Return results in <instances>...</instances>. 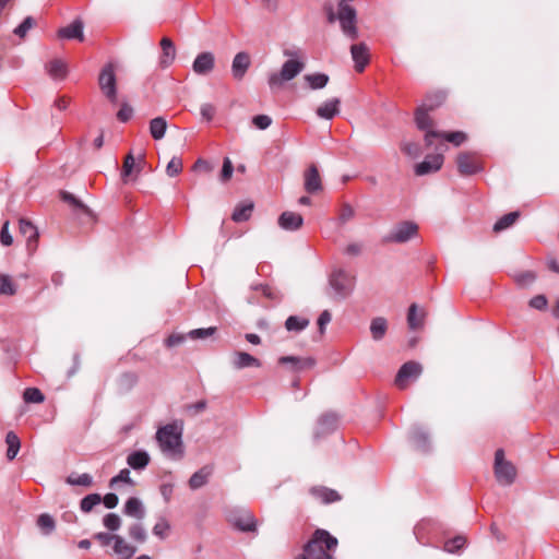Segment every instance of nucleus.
Here are the masks:
<instances>
[{
	"instance_id": "1",
	"label": "nucleus",
	"mask_w": 559,
	"mask_h": 559,
	"mask_svg": "<svg viewBox=\"0 0 559 559\" xmlns=\"http://www.w3.org/2000/svg\"><path fill=\"white\" fill-rule=\"evenodd\" d=\"M156 441L162 452L173 459L181 460L185 454L182 430L175 424H168L156 431Z\"/></svg>"
},
{
	"instance_id": "2",
	"label": "nucleus",
	"mask_w": 559,
	"mask_h": 559,
	"mask_svg": "<svg viewBox=\"0 0 559 559\" xmlns=\"http://www.w3.org/2000/svg\"><path fill=\"white\" fill-rule=\"evenodd\" d=\"M337 538L332 536L328 531L318 528L312 534L311 538L305 544L304 551L311 559H333L328 550H333L337 547Z\"/></svg>"
},
{
	"instance_id": "3",
	"label": "nucleus",
	"mask_w": 559,
	"mask_h": 559,
	"mask_svg": "<svg viewBox=\"0 0 559 559\" xmlns=\"http://www.w3.org/2000/svg\"><path fill=\"white\" fill-rule=\"evenodd\" d=\"M329 288L328 295L335 301H342L352 294L354 278L342 269L334 270L329 276Z\"/></svg>"
},
{
	"instance_id": "4",
	"label": "nucleus",
	"mask_w": 559,
	"mask_h": 559,
	"mask_svg": "<svg viewBox=\"0 0 559 559\" xmlns=\"http://www.w3.org/2000/svg\"><path fill=\"white\" fill-rule=\"evenodd\" d=\"M305 68L302 61L289 59L282 66L280 72H273L267 78V84L272 91L283 86L284 82L295 79Z\"/></svg>"
},
{
	"instance_id": "5",
	"label": "nucleus",
	"mask_w": 559,
	"mask_h": 559,
	"mask_svg": "<svg viewBox=\"0 0 559 559\" xmlns=\"http://www.w3.org/2000/svg\"><path fill=\"white\" fill-rule=\"evenodd\" d=\"M418 234V225L411 221H402L394 225L389 233L382 238L381 242L389 243H405L415 238Z\"/></svg>"
},
{
	"instance_id": "6",
	"label": "nucleus",
	"mask_w": 559,
	"mask_h": 559,
	"mask_svg": "<svg viewBox=\"0 0 559 559\" xmlns=\"http://www.w3.org/2000/svg\"><path fill=\"white\" fill-rule=\"evenodd\" d=\"M493 472L497 481L502 486H510L515 481L516 468L504 459V451L498 449L495 453Z\"/></svg>"
},
{
	"instance_id": "7",
	"label": "nucleus",
	"mask_w": 559,
	"mask_h": 559,
	"mask_svg": "<svg viewBox=\"0 0 559 559\" xmlns=\"http://www.w3.org/2000/svg\"><path fill=\"white\" fill-rule=\"evenodd\" d=\"M98 84L102 92L108 98V100L112 104H116L118 100L117 83L112 64H106L102 69L98 78Z\"/></svg>"
},
{
	"instance_id": "8",
	"label": "nucleus",
	"mask_w": 559,
	"mask_h": 559,
	"mask_svg": "<svg viewBox=\"0 0 559 559\" xmlns=\"http://www.w3.org/2000/svg\"><path fill=\"white\" fill-rule=\"evenodd\" d=\"M423 372V366L414 360L407 361L399 369L394 382L399 389H405L408 380L417 379Z\"/></svg>"
},
{
	"instance_id": "9",
	"label": "nucleus",
	"mask_w": 559,
	"mask_h": 559,
	"mask_svg": "<svg viewBox=\"0 0 559 559\" xmlns=\"http://www.w3.org/2000/svg\"><path fill=\"white\" fill-rule=\"evenodd\" d=\"M278 364L287 366L290 372L298 373L306 369H312L316 366L317 361L313 357L310 356H282L278 358Z\"/></svg>"
},
{
	"instance_id": "10",
	"label": "nucleus",
	"mask_w": 559,
	"mask_h": 559,
	"mask_svg": "<svg viewBox=\"0 0 559 559\" xmlns=\"http://www.w3.org/2000/svg\"><path fill=\"white\" fill-rule=\"evenodd\" d=\"M60 197L63 202L68 203L72 207L73 212L78 216L84 217L88 222L96 221V216H95L94 212L87 205H85L81 200L75 198V195H73L72 193H70L68 191H61Z\"/></svg>"
},
{
	"instance_id": "11",
	"label": "nucleus",
	"mask_w": 559,
	"mask_h": 559,
	"mask_svg": "<svg viewBox=\"0 0 559 559\" xmlns=\"http://www.w3.org/2000/svg\"><path fill=\"white\" fill-rule=\"evenodd\" d=\"M214 68L215 56L212 51L200 52L192 62V71L200 76L210 75Z\"/></svg>"
},
{
	"instance_id": "12",
	"label": "nucleus",
	"mask_w": 559,
	"mask_h": 559,
	"mask_svg": "<svg viewBox=\"0 0 559 559\" xmlns=\"http://www.w3.org/2000/svg\"><path fill=\"white\" fill-rule=\"evenodd\" d=\"M457 170L462 176H472L479 173L483 168L476 160L475 155L469 152H462L456 158Z\"/></svg>"
},
{
	"instance_id": "13",
	"label": "nucleus",
	"mask_w": 559,
	"mask_h": 559,
	"mask_svg": "<svg viewBox=\"0 0 559 559\" xmlns=\"http://www.w3.org/2000/svg\"><path fill=\"white\" fill-rule=\"evenodd\" d=\"M230 523L240 532H255L257 520L248 510H242L230 516Z\"/></svg>"
},
{
	"instance_id": "14",
	"label": "nucleus",
	"mask_w": 559,
	"mask_h": 559,
	"mask_svg": "<svg viewBox=\"0 0 559 559\" xmlns=\"http://www.w3.org/2000/svg\"><path fill=\"white\" fill-rule=\"evenodd\" d=\"M304 188L306 192L314 194L323 189L319 169L311 164L304 173Z\"/></svg>"
},
{
	"instance_id": "15",
	"label": "nucleus",
	"mask_w": 559,
	"mask_h": 559,
	"mask_svg": "<svg viewBox=\"0 0 559 559\" xmlns=\"http://www.w3.org/2000/svg\"><path fill=\"white\" fill-rule=\"evenodd\" d=\"M350 55L355 62V70L362 72L369 63L370 53L366 43H358L350 46Z\"/></svg>"
},
{
	"instance_id": "16",
	"label": "nucleus",
	"mask_w": 559,
	"mask_h": 559,
	"mask_svg": "<svg viewBox=\"0 0 559 559\" xmlns=\"http://www.w3.org/2000/svg\"><path fill=\"white\" fill-rule=\"evenodd\" d=\"M20 233L26 238L27 250L33 253L38 246L39 233L37 228L27 219L21 218L19 222Z\"/></svg>"
},
{
	"instance_id": "17",
	"label": "nucleus",
	"mask_w": 559,
	"mask_h": 559,
	"mask_svg": "<svg viewBox=\"0 0 559 559\" xmlns=\"http://www.w3.org/2000/svg\"><path fill=\"white\" fill-rule=\"evenodd\" d=\"M162 53L158 60V64L162 69L170 67L177 56V49L174 41L168 37H163L159 43Z\"/></svg>"
},
{
	"instance_id": "18",
	"label": "nucleus",
	"mask_w": 559,
	"mask_h": 559,
	"mask_svg": "<svg viewBox=\"0 0 559 559\" xmlns=\"http://www.w3.org/2000/svg\"><path fill=\"white\" fill-rule=\"evenodd\" d=\"M251 66L250 56L246 51H240L235 55L231 62V74L233 78L237 81H240L245 78L248 69Z\"/></svg>"
},
{
	"instance_id": "19",
	"label": "nucleus",
	"mask_w": 559,
	"mask_h": 559,
	"mask_svg": "<svg viewBox=\"0 0 559 559\" xmlns=\"http://www.w3.org/2000/svg\"><path fill=\"white\" fill-rule=\"evenodd\" d=\"M309 495L323 504L337 502L342 499V496L336 490L328 488L325 486L310 487Z\"/></svg>"
},
{
	"instance_id": "20",
	"label": "nucleus",
	"mask_w": 559,
	"mask_h": 559,
	"mask_svg": "<svg viewBox=\"0 0 559 559\" xmlns=\"http://www.w3.org/2000/svg\"><path fill=\"white\" fill-rule=\"evenodd\" d=\"M411 441L414 448L423 453H428L431 449L429 433L421 427L415 426L411 430Z\"/></svg>"
},
{
	"instance_id": "21",
	"label": "nucleus",
	"mask_w": 559,
	"mask_h": 559,
	"mask_svg": "<svg viewBox=\"0 0 559 559\" xmlns=\"http://www.w3.org/2000/svg\"><path fill=\"white\" fill-rule=\"evenodd\" d=\"M442 164H443V155H441V154L427 155L421 163L416 165L415 174L417 176H424V175L437 171L441 168Z\"/></svg>"
},
{
	"instance_id": "22",
	"label": "nucleus",
	"mask_w": 559,
	"mask_h": 559,
	"mask_svg": "<svg viewBox=\"0 0 559 559\" xmlns=\"http://www.w3.org/2000/svg\"><path fill=\"white\" fill-rule=\"evenodd\" d=\"M433 138H442V139H445L447 141L451 142L455 146H460L466 140V134L462 131H454V132L428 131L425 134V142H426L427 146L432 145Z\"/></svg>"
},
{
	"instance_id": "23",
	"label": "nucleus",
	"mask_w": 559,
	"mask_h": 559,
	"mask_svg": "<svg viewBox=\"0 0 559 559\" xmlns=\"http://www.w3.org/2000/svg\"><path fill=\"white\" fill-rule=\"evenodd\" d=\"M277 223L282 229L295 231L302 226L304 218L298 213L285 211L278 216Z\"/></svg>"
},
{
	"instance_id": "24",
	"label": "nucleus",
	"mask_w": 559,
	"mask_h": 559,
	"mask_svg": "<svg viewBox=\"0 0 559 559\" xmlns=\"http://www.w3.org/2000/svg\"><path fill=\"white\" fill-rule=\"evenodd\" d=\"M340 105L341 99L337 97L328 99L317 108L316 114L319 118L332 120L340 114Z\"/></svg>"
},
{
	"instance_id": "25",
	"label": "nucleus",
	"mask_w": 559,
	"mask_h": 559,
	"mask_svg": "<svg viewBox=\"0 0 559 559\" xmlns=\"http://www.w3.org/2000/svg\"><path fill=\"white\" fill-rule=\"evenodd\" d=\"M83 22L81 20H74L70 25L61 27L58 31V36L62 39H78L80 41H83Z\"/></svg>"
},
{
	"instance_id": "26",
	"label": "nucleus",
	"mask_w": 559,
	"mask_h": 559,
	"mask_svg": "<svg viewBox=\"0 0 559 559\" xmlns=\"http://www.w3.org/2000/svg\"><path fill=\"white\" fill-rule=\"evenodd\" d=\"M338 425V417L334 413H326L322 415L318 420V430L316 437L324 436L333 432Z\"/></svg>"
},
{
	"instance_id": "27",
	"label": "nucleus",
	"mask_w": 559,
	"mask_h": 559,
	"mask_svg": "<svg viewBox=\"0 0 559 559\" xmlns=\"http://www.w3.org/2000/svg\"><path fill=\"white\" fill-rule=\"evenodd\" d=\"M235 369L240 370L245 368L261 367V361L254 356L246 352H235L231 359Z\"/></svg>"
},
{
	"instance_id": "28",
	"label": "nucleus",
	"mask_w": 559,
	"mask_h": 559,
	"mask_svg": "<svg viewBox=\"0 0 559 559\" xmlns=\"http://www.w3.org/2000/svg\"><path fill=\"white\" fill-rule=\"evenodd\" d=\"M112 549L115 555H117L120 559H131L138 551L136 547L130 545L124 540L122 536L117 534L114 539Z\"/></svg>"
},
{
	"instance_id": "29",
	"label": "nucleus",
	"mask_w": 559,
	"mask_h": 559,
	"mask_svg": "<svg viewBox=\"0 0 559 559\" xmlns=\"http://www.w3.org/2000/svg\"><path fill=\"white\" fill-rule=\"evenodd\" d=\"M213 474V466L205 465L197 471L189 479V487L197 490L207 484L209 478Z\"/></svg>"
},
{
	"instance_id": "30",
	"label": "nucleus",
	"mask_w": 559,
	"mask_h": 559,
	"mask_svg": "<svg viewBox=\"0 0 559 559\" xmlns=\"http://www.w3.org/2000/svg\"><path fill=\"white\" fill-rule=\"evenodd\" d=\"M123 513L130 518L142 520L145 516V509L139 498L131 497L124 503Z\"/></svg>"
},
{
	"instance_id": "31",
	"label": "nucleus",
	"mask_w": 559,
	"mask_h": 559,
	"mask_svg": "<svg viewBox=\"0 0 559 559\" xmlns=\"http://www.w3.org/2000/svg\"><path fill=\"white\" fill-rule=\"evenodd\" d=\"M151 457L146 451H134L130 453L127 457L128 465L135 469L141 471L144 469L150 464Z\"/></svg>"
},
{
	"instance_id": "32",
	"label": "nucleus",
	"mask_w": 559,
	"mask_h": 559,
	"mask_svg": "<svg viewBox=\"0 0 559 559\" xmlns=\"http://www.w3.org/2000/svg\"><path fill=\"white\" fill-rule=\"evenodd\" d=\"M429 111L425 106L419 105L415 111V122L419 130L432 131V120L429 117Z\"/></svg>"
},
{
	"instance_id": "33",
	"label": "nucleus",
	"mask_w": 559,
	"mask_h": 559,
	"mask_svg": "<svg viewBox=\"0 0 559 559\" xmlns=\"http://www.w3.org/2000/svg\"><path fill=\"white\" fill-rule=\"evenodd\" d=\"M253 209L254 204L252 202L238 204L231 214V219L236 223L246 222L251 217Z\"/></svg>"
},
{
	"instance_id": "34",
	"label": "nucleus",
	"mask_w": 559,
	"mask_h": 559,
	"mask_svg": "<svg viewBox=\"0 0 559 559\" xmlns=\"http://www.w3.org/2000/svg\"><path fill=\"white\" fill-rule=\"evenodd\" d=\"M48 74L55 80H62L67 75V66L60 59H53L46 64Z\"/></svg>"
},
{
	"instance_id": "35",
	"label": "nucleus",
	"mask_w": 559,
	"mask_h": 559,
	"mask_svg": "<svg viewBox=\"0 0 559 559\" xmlns=\"http://www.w3.org/2000/svg\"><path fill=\"white\" fill-rule=\"evenodd\" d=\"M5 443L8 444L7 457L9 461H12L20 451L21 440L14 431H9L5 436Z\"/></svg>"
},
{
	"instance_id": "36",
	"label": "nucleus",
	"mask_w": 559,
	"mask_h": 559,
	"mask_svg": "<svg viewBox=\"0 0 559 559\" xmlns=\"http://www.w3.org/2000/svg\"><path fill=\"white\" fill-rule=\"evenodd\" d=\"M167 121L164 117H156L150 121V133L154 140H160L165 136Z\"/></svg>"
},
{
	"instance_id": "37",
	"label": "nucleus",
	"mask_w": 559,
	"mask_h": 559,
	"mask_svg": "<svg viewBox=\"0 0 559 559\" xmlns=\"http://www.w3.org/2000/svg\"><path fill=\"white\" fill-rule=\"evenodd\" d=\"M388 330L386 320L382 317L372 319L370 324V332L374 341H380L384 337Z\"/></svg>"
},
{
	"instance_id": "38",
	"label": "nucleus",
	"mask_w": 559,
	"mask_h": 559,
	"mask_svg": "<svg viewBox=\"0 0 559 559\" xmlns=\"http://www.w3.org/2000/svg\"><path fill=\"white\" fill-rule=\"evenodd\" d=\"M304 79L311 90H321L329 83V75L325 73L306 74Z\"/></svg>"
},
{
	"instance_id": "39",
	"label": "nucleus",
	"mask_w": 559,
	"mask_h": 559,
	"mask_svg": "<svg viewBox=\"0 0 559 559\" xmlns=\"http://www.w3.org/2000/svg\"><path fill=\"white\" fill-rule=\"evenodd\" d=\"M520 217V212L518 211H514V212H510L506 215H503L501 218H499L495 225H493V231L495 233H500L507 228H509L510 226H512L516 219Z\"/></svg>"
},
{
	"instance_id": "40",
	"label": "nucleus",
	"mask_w": 559,
	"mask_h": 559,
	"mask_svg": "<svg viewBox=\"0 0 559 559\" xmlns=\"http://www.w3.org/2000/svg\"><path fill=\"white\" fill-rule=\"evenodd\" d=\"M310 321L298 316H289L285 321V328L289 332H300L309 325Z\"/></svg>"
},
{
	"instance_id": "41",
	"label": "nucleus",
	"mask_w": 559,
	"mask_h": 559,
	"mask_svg": "<svg viewBox=\"0 0 559 559\" xmlns=\"http://www.w3.org/2000/svg\"><path fill=\"white\" fill-rule=\"evenodd\" d=\"M17 286L8 274L0 273V296H13L16 294Z\"/></svg>"
},
{
	"instance_id": "42",
	"label": "nucleus",
	"mask_w": 559,
	"mask_h": 559,
	"mask_svg": "<svg viewBox=\"0 0 559 559\" xmlns=\"http://www.w3.org/2000/svg\"><path fill=\"white\" fill-rule=\"evenodd\" d=\"M418 307L416 304H412L407 312V323L409 329L416 330L423 325L424 313L418 316Z\"/></svg>"
},
{
	"instance_id": "43",
	"label": "nucleus",
	"mask_w": 559,
	"mask_h": 559,
	"mask_svg": "<svg viewBox=\"0 0 559 559\" xmlns=\"http://www.w3.org/2000/svg\"><path fill=\"white\" fill-rule=\"evenodd\" d=\"M445 99V95L442 92H437L432 94H428L423 102L421 106H425L426 109L432 111L436 108L440 107Z\"/></svg>"
},
{
	"instance_id": "44",
	"label": "nucleus",
	"mask_w": 559,
	"mask_h": 559,
	"mask_svg": "<svg viewBox=\"0 0 559 559\" xmlns=\"http://www.w3.org/2000/svg\"><path fill=\"white\" fill-rule=\"evenodd\" d=\"M100 502L102 496L99 493H90L80 501V509L82 512L88 513Z\"/></svg>"
},
{
	"instance_id": "45",
	"label": "nucleus",
	"mask_w": 559,
	"mask_h": 559,
	"mask_svg": "<svg viewBox=\"0 0 559 559\" xmlns=\"http://www.w3.org/2000/svg\"><path fill=\"white\" fill-rule=\"evenodd\" d=\"M66 483L71 486L91 487L93 485V477L87 474H71L67 477Z\"/></svg>"
},
{
	"instance_id": "46",
	"label": "nucleus",
	"mask_w": 559,
	"mask_h": 559,
	"mask_svg": "<svg viewBox=\"0 0 559 559\" xmlns=\"http://www.w3.org/2000/svg\"><path fill=\"white\" fill-rule=\"evenodd\" d=\"M37 525L45 535H49L56 527L53 518L48 513H43L37 519Z\"/></svg>"
},
{
	"instance_id": "47",
	"label": "nucleus",
	"mask_w": 559,
	"mask_h": 559,
	"mask_svg": "<svg viewBox=\"0 0 559 559\" xmlns=\"http://www.w3.org/2000/svg\"><path fill=\"white\" fill-rule=\"evenodd\" d=\"M23 399L26 403H43L45 401V395L37 388H27L23 393Z\"/></svg>"
},
{
	"instance_id": "48",
	"label": "nucleus",
	"mask_w": 559,
	"mask_h": 559,
	"mask_svg": "<svg viewBox=\"0 0 559 559\" xmlns=\"http://www.w3.org/2000/svg\"><path fill=\"white\" fill-rule=\"evenodd\" d=\"M129 536L131 539L142 544L146 540L147 534L142 524L134 523L129 527Z\"/></svg>"
},
{
	"instance_id": "49",
	"label": "nucleus",
	"mask_w": 559,
	"mask_h": 559,
	"mask_svg": "<svg viewBox=\"0 0 559 559\" xmlns=\"http://www.w3.org/2000/svg\"><path fill=\"white\" fill-rule=\"evenodd\" d=\"M216 331L215 326L194 329L188 332L187 336L191 340H203L213 336Z\"/></svg>"
},
{
	"instance_id": "50",
	"label": "nucleus",
	"mask_w": 559,
	"mask_h": 559,
	"mask_svg": "<svg viewBox=\"0 0 559 559\" xmlns=\"http://www.w3.org/2000/svg\"><path fill=\"white\" fill-rule=\"evenodd\" d=\"M103 524L108 531L116 532L121 526V519L117 513H107L103 519Z\"/></svg>"
},
{
	"instance_id": "51",
	"label": "nucleus",
	"mask_w": 559,
	"mask_h": 559,
	"mask_svg": "<svg viewBox=\"0 0 559 559\" xmlns=\"http://www.w3.org/2000/svg\"><path fill=\"white\" fill-rule=\"evenodd\" d=\"M135 158L132 153H129L123 160L121 178L123 182H127V178L134 171Z\"/></svg>"
},
{
	"instance_id": "52",
	"label": "nucleus",
	"mask_w": 559,
	"mask_h": 559,
	"mask_svg": "<svg viewBox=\"0 0 559 559\" xmlns=\"http://www.w3.org/2000/svg\"><path fill=\"white\" fill-rule=\"evenodd\" d=\"M138 383V376L134 372H124L119 378V385L123 390H131Z\"/></svg>"
},
{
	"instance_id": "53",
	"label": "nucleus",
	"mask_w": 559,
	"mask_h": 559,
	"mask_svg": "<svg viewBox=\"0 0 559 559\" xmlns=\"http://www.w3.org/2000/svg\"><path fill=\"white\" fill-rule=\"evenodd\" d=\"M35 23H36V22H35V20H34L32 16H26V17L23 20V22H22L17 27H15V29L13 31V33H14L16 36H19V37L23 38V37H25V36H26V34L28 33V31H29L31 28H33V27H34Z\"/></svg>"
},
{
	"instance_id": "54",
	"label": "nucleus",
	"mask_w": 559,
	"mask_h": 559,
	"mask_svg": "<svg viewBox=\"0 0 559 559\" xmlns=\"http://www.w3.org/2000/svg\"><path fill=\"white\" fill-rule=\"evenodd\" d=\"M466 543V539L465 537L463 536H455L454 538L452 539H449L445 544H444V549L448 551V552H456L459 551L460 549H462L464 547Z\"/></svg>"
},
{
	"instance_id": "55",
	"label": "nucleus",
	"mask_w": 559,
	"mask_h": 559,
	"mask_svg": "<svg viewBox=\"0 0 559 559\" xmlns=\"http://www.w3.org/2000/svg\"><path fill=\"white\" fill-rule=\"evenodd\" d=\"M182 170V159L180 157L174 156L166 167V173L169 177H176Z\"/></svg>"
},
{
	"instance_id": "56",
	"label": "nucleus",
	"mask_w": 559,
	"mask_h": 559,
	"mask_svg": "<svg viewBox=\"0 0 559 559\" xmlns=\"http://www.w3.org/2000/svg\"><path fill=\"white\" fill-rule=\"evenodd\" d=\"M170 530V525L168 521L162 518L153 527V534L160 539H165L168 531Z\"/></svg>"
},
{
	"instance_id": "57",
	"label": "nucleus",
	"mask_w": 559,
	"mask_h": 559,
	"mask_svg": "<svg viewBox=\"0 0 559 559\" xmlns=\"http://www.w3.org/2000/svg\"><path fill=\"white\" fill-rule=\"evenodd\" d=\"M233 173H234L233 163H231L230 158L225 157L224 162H223L222 171H221V175H219L221 181L222 182H227L231 178Z\"/></svg>"
},
{
	"instance_id": "58",
	"label": "nucleus",
	"mask_w": 559,
	"mask_h": 559,
	"mask_svg": "<svg viewBox=\"0 0 559 559\" xmlns=\"http://www.w3.org/2000/svg\"><path fill=\"white\" fill-rule=\"evenodd\" d=\"M252 123L260 130L267 129L272 123V118L267 115H257L252 118Z\"/></svg>"
},
{
	"instance_id": "59",
	"label": "nucleus",
	"mask_w": 559,
	"mask_h": 559,
	"mask_svg": "<svg viewBox=\"0 0 559 559\" xmlns=\"http://www.w3.org/2000/svg\"><path fill=\"white\" fill-rule=\"evenodd\" d=\"M133 115V108L128 103H122L121 108L117 112V119L127 122Z\"/></svg>"
},
{
	"instance_id": "60",
	"label": "nucleus",
	"mask_w": 559,
	"mask_h": 559,
	"mask_svg": "<svg viewBox=\"0 0 559 559\" xmlns=\"http://www.w3.org/2000/svg\"><path fill=\"white\" fill-rule=\"evenodd\" d=\"M332 316L329 310H323L318 318L319 333L323 335L325 333L326 325L331 322Z\"/></svg>"
},
{
	"instance_id": "61",
	"label": "nucleus",
	"mask_w": 559,
	"mask_h": 559,
	"mask_svg": "<svg viewBox=\"0 0 559 559\" xmlns=\"http://www.w3.org/2000/svg\"><path fill=\"white\" fill-rule=\"evenodd\" d=\"M119 481H123V483L133 485V481L130 477V471L128 468L121 469L118 475L112 477L110 479L109 486L112 487L115 484H117Z\"/></svg>"
},
{
	"instance_id": "62",
	"label": "nucleus",
	"mask_w": 559,
	"mask_h": 559,
	"mask_svg": "<svg viewBox=\"0 0 559 559\" xmlns=\"http://www.w3.org/2000/svg\"><path fill=\"white\" fill-rule=\"evenodd\" d=\"M547 305L548 300L545 295H536L530 300V306L537 310H545Z\"/></svg>"
},
{
	"instance_id": "63",
	"label": "nucleus",
	"mask_w": 559,
	"mask_h": 559,
	"mask_svg": "<svg viewBox=\"0 0 559 559\" xmlns=\"http://www.w3.org/2000/svg\"><path fill=\"white\" fill-rule=\"evenodd\" d=\"M116 534L99 532L94 535V539H96L102 546H109L114 543Z\"/></svg>"
},
{
	"instance_id": "64",
	"label": "nucleus",
	"mask_w": 559,
	"mask_h": 559,
	"mask_svg": "<svg viewBox=\"0 0 559 559\" xmlns=\"http://www.w3.org/2000/svg\"><path fill=\"white\" fill-rule=\"evenodd\" d=\"M402 152H404L406 155L415 157L419 153V146L415 142H404L401 145Z\"/></svg>"
}]
</instances>
